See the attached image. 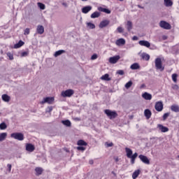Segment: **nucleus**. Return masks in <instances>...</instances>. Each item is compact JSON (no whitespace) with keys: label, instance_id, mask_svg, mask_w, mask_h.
Segmentation results:
<instances>
[{"label":"nucleus","instance_id":"f257e3e1","mask_svg":"<svg viewBox=\"0 0 179 179\" xmlns=\"http://www.w3.org/2000/svg\"><path fill=\"white\" fill-rule=\"evenodd\" d=\"M104 113L106 115H107V117L110 118V120H114V118H117L118 117V113L115 110H111L110 109H106L104 110Z\"/></svg>","mask_w":179,"mask_h":179},{"label":"nucleus","instance_id":"f03ea898","mask_svg":"<svg viewBox=\"0 0 179 179\" xmlns=\"http://www.w3.org/2000/svg\"><path fill=\"white\" fill-rule=\"evenodd\" d=\"M155 68L163 72L164 71V67L163 66V63L162 62V59L160 57H157L155 59Z\"/></svg>","mask_w":179,"mask_h":179},{"label":"nucleus","instance_id":"7ed1b4c3","mask_svg":"<svg viewBox=\"0 0 179 179\" xmlns=\"http://www.w3.org/2000/svg\"><path fill=\"white\" fill-rule=\"evenodd\" d=\"M10 137L17 141H23L24 139V136L22 133H13L10 134Z\"/></svg>","mask_w":179,"mask_h":179},{"label":"nucleus","instance_id":"20e7f679","mask_svg":"<svg viewBox=\"0 0 179 179\" xmlns=\"http://www.w3.org/2000/svg\"><path fill=\"white\" fill-rule=\"evenodd\" d=\"M159 26L162 29H165L166 30H170L171 29V25L169 24V22L166 21H161L159 22Z\"/></svg>","mask_w":179,"mask_h":179},{"label":"nucleus","instance_id":"39448f33","mask_svg":"<svg viewBox=\"0 0 179 179\" xmlns=\"http://www.w3.org/2000/svg\"><path fill=\"white\" fill-rule=\"evenodd\" d=\"M74 91L73 90H66L62 92V97H71L73 94Z\"/></svg>","mask_w":179,"mask_h":179},{"label":"nucleus","instance_id":"423d86ee","mask_svg":"<svg viewBox=\"0 0 179 179\" xmlns=\"http://www.w3.org/2000/svg\"><path fill=\"white\" fill-rule=\"evenodd\" d=\"M45 103H48V104H52V103H54V97L44 98L43 100L41 102V104H45Z\"/></svg>","mask_w":179,"mask_h":179},{"label":"nucleus","instance_id":"0eeeda50","mask_svg":"<svg viewBox=\"0 0 179 179\" xmlns=\"http://www.w3.org/2000/svg\"><path fill=\"white\" fill-rule=\"evenodd\" d=\"M155 108L157 111H163V102L158 101L155 103Z\"/></svg>","mask_w":179,"mask_h":179},{"label":"nucleus","instance_id":"6e6552de","mask_svg":"<svg viewBox=\"0 0 179 179\" xmlns=\"http://www.w3.org/2000/svg\"><path fill=\"white\" fill-rule=\"evenodd\" d=\"M138 157L140 160H141V162H143V163H144L145 164H150V161L149 160L148 157L141 155Z\"/></svg>","mask_w":179,"mask_h":179},{"label":"nucleus","instance_id":"1a4fd4ad","mask_svg":"<svg viewBox=\"0 0 179 179\" xmlns=\"http://www.w3.org/2000/svg\"><path fill=\"white\" fill-rule=\"evenodd\" d=\"M120 58V55L111 57L109 58V62L110 64H117Z\"/></svg>","mask_w":179,"mask_h":179},{"label":"nucleus","instance_id":"9d476101","mask_svg":"<svg viewBox=\"0 0 179 179\" xmlns=\"http://www.w3.org/2000/svg\"><path fill=\"white\" fill-rule=\"evenodd\" d=\"M110 24V20H105L100 22L99 28L104 29V27H107Z\"/></svg>","mask_w":179,"mask_h":179},{"label":"nucleus","instance_id":"9b49d317","mask_svg":"<svg viewBox=\"0 0 179 179\" xmlns=\"http://www.w3.org/2000/svg\"><path fill=\"white\" fill-rule=\"evenodd\" d=\"M138 44L142 47H146L147 48L150 47V43L148 41H139Z\"/></svg>","mask_w":179,"mask_h":179},{"label":"nucleus","instance_id":"f8f14e48","mask_svg":"<svg viewBox=\"0 0 179 179\" xmlns=\"http://www.w3.org/2000/svg\"><path fill=\"white\" fill-rule=\"evenodd\" d=\"M125 39L121 38H119L117 39L116 41H115V44L116 45H118V47L121 46V45H125Z\"/></svg>","mask_w":179,"mask_h":179},{"label":"nucleus","instance_id":"ddd939ff","mask_svg":"<svg viewBox=\"0 0 179 179\" xmlns=\"http://www.w3.org/2000/svg\"><path fill=\"white\" fill-rule=\"evenodd\" d=\"M34 145H32L31 143L26 144V150H27V152H34Z\"/></svg>","mask_w":179,"mask_h":179},{"label":"nucleus","instance_id":"4468645a","mask_svg":"<svg viewBox=\"0 0 179 179\" xmlns=\"http://www.w3.org/2000/svg\"><path fill=\"white\" fill-rule=\"evenodd\" d=\"M157 128L161 132H169V128L163 126V124H157Z\"/></svg>","mask_w":179,"mask_h":179},{"label":"nucleus","instance_id":"2eb2a0df","mask_svg":"<svg viewBox=\"0 0 179 179\" xmlns=\"http://www.w3.org/2000/svg\"><path fill=\"white\" fill-rule=\"evenodd\" d=\"M141 59H143L144 61H149L150 59V55L148 53L143 52L141 55Z\"/></svg>","mask_w":179,"mask_h":179},{"label":"nucleus","instance_id":"dca6fc26","mask_svg":"<svg viewBox=\"0 0 179 179\" xmlns=\"http://www.w3.org/2000/svg\"><path fill=\"white\" fill-rule=\"evenodd\" d=\"M92 8L91 6H85L82 8V13H89V12H90V10H92Z\"/></svg>","mask_w":179,"mask_h":179},{"label":"nucleus","instance_id":"f3484780","mask_svg":"<svg viewBox=\"0 0 179 179\" xmlns=\"http://www.w3.org/2000/svg\"><path fill=\"white\" fill-rule=\"evenodd\" d=\"M144 115L147 120H149L152 117V111L149 109H145L144 110Z\"/></svg>","mask_w":179,"mask_h":179},{"label":"nucleus","instance_id":"a211bd4d","mask_svg":"<svg viewBox=\"0 0 179 179\" xmlns=\"http://www.w3.org/2000/svg\"><path fill=\"white\" fill-rule=\"evenodd\" d=\"M36 31L38 34H43L44 33V27L43 25H38Z\"/></svg>","mask_w":179,"mask_h":179},{"label":"nucleus","instance_id":"6ab92c4d","mask_svg":"<svg viewBox=\"0 0 179 179\" xmlns=\"http://www.w3.org/2000/svg\"><path fill=\"white\" fill-rule=\"evenodd\" d=\"M142 97L145 99V100H152V94L145 92L142 94Z\"/></svg>","mask_w":179,"mask_h":179},{"label":"nucleus","instance_id":"aec40b11","mask_svg":"<svg viewBox=\"0 0 179 179\" xmlns=\"http://www.w3.org/2000/svg\"><path fill=\"white\" fill-rule=\"evenodd\" d=\"M1 99L3 101H6V103H8V101H10V96H9L8 94H3L1 96Z\"/></svg>","mask_w":179,"mask_h":179},{"label":"nucleus","instance_id":"412c9836","mask_svg":"<svg viewBox=\"0 0 179 179\" xmlns=\"http://www.w3.org/2000/svg\"><path fill=\"white\" fill-rule=\"evenodd\" d=\"M139 174H141V170L138 169L136 170L133 174H132V178L133 179H136L139 176Z\"/></svg>","mask_w":179,"mask_h":179},{"label":"nucleus","instance_id":"4be33fe9","mask_svg":"<svg viewBox=\"0 0 179 179\" xmlns=\"http://www.w3.org/2000/svg\"><path fill=\"white\" fill-rule=\"evenodd\" d=\"M130 68L133 71H135L136 69H141V66H139V64H138V63H134V64L131 65Z\"/></svg>","mask_w":179,"mask_h":179},{"label":"nucleus","instance_id":"5701e85b","mask_svg":"<svg viewBox=\"0 0 179 179\" xmlns=\"http://www.w3.org/2000/svg\"><path fill=\"white\" fill-rule=\"evenodd\" d=\"M126 27L128 31H131L132 30V22L131 21H127V24H126Z\"/></svg>","mask_w":179,"mask_h":179},{"label":"nucleus","instance_id":"b1692460","mask_svg":"<svg viewBox=\"0 0 179 179\" xmlns=\"http://www.w3.org/2000/svg\"><path fill=\"white\" fill-rule=\"evenodd\" d=\"M136 157H138V153H134L133 155H131V156L129 157V159H131V164H135V159H136Z\"/></svg>","mask_w":179,"mask_h":179},{"label":"nucleus","instance_id":"393cba45","mask_svg":"<svg viewBox=\"0 0 179 179\" xmlns=\"http://www.w3.org/2000/svg\"><path fill=\"white\" fill-rule=\"evenodd\" d=\"M62 54H65V50H60L58 51H56L54 54V57H59V55H62Z\"/></svg>","mask_w":179,"mask_h":179},{"label":"nucleus","instance_id":"a878e982","mask_svg":"<svg viewBox=\"0 0 179 179\" xmlns=\"http://www.w3.org/2000/svg\"><path fill=\"white\" fill-rule=\"evenodd\" d=\"M101 80H106L110 81L111 80V78H110V75L108 73H106L101 77Z\"/></svg>","mask_w":179,"mask_h":179},{"label":"nucleus","instance_id":"bb28decb","mask_svg":"<svg viewBox=\"0 0 179 179\" xmlns=\"http://www.w3.org/2000/svg\"><path fill=\"white\" fill-rule=\"evenodd\" d=\"M171 111H174V113H179V106L178 105H173L171 106Z\"/></svg>","mask_w":179,"mask_h":179},{"label":"nucleus","instance_id":"cd10ccee","mask_svg":"<svg viewBox=\"0 0 179 179\" xmlns=\"http://www.w3.org/2000/svg\"><path fill=\"white\" fill-rule=\"evenodd\" d=\"M6 136H8V133L0 134V142H3L6 139Z\"/></svg>","mask_w":179,"mask_h":179},{"label":"nucleus","instance_id":"c85d7f7f","mask_svg":"<svg viewBox=\"0 0 179 179\" xmlns=\"http://www.w3.org/2000/svg\"><path fill=\"white\" fill-rule=\"evenodd\" d=\"M22 45H24V42L20 41L14 45V48H20Z\"/></svg>","mask_w":179,"mask_h":179},{"label":"nucleus","instance_id":"c756f323","mask_svg":"<svg viewBox=\"0 0 179 179\" xmlns=\"http://www.w3.org/2000/svg\"><path fill=\"white\" fill-rule=\"evenodd\" d=\"M62 124H63V125H65V127H71L72 125V123H71V121L69 120H62Z\"/></svg>","mask_w":179,"mask_h":179},{"label":"nucleus","instance_id":"7c9ffc66","mask_svg":"<svg viewBox=\"0 0 179 179\" xmlns=\"http://www.w3.org/2000/svg\"><path fill=\"white\" fill-rule=\"evenodd\" d=\"M125 150H126L127 156L129 159L132 156V150H131L130 148H126Z\"/></svg>","mask_w":179,"mask_h":179},{"label":"nucleus","instance_id":"2f4dec72","mask_svg":"<svg viewBox=\"0 0 179 179\" xmlns=\"http://www.w3.org/2000/svg\"><path fill=\"white\" fill-rule=\"evenodd\" d=\"M35 171H36V176H41V174H43V169L41 167H37L35 169Z\"/></svg>","mask_w":179,"mask_h":179},{"label":"nucleus","instance_id":"473e14b6","mask_svg":"<svg viewBox=\"0 0 179 179\" xmlns=\"http://www.w3.org/2000/svg\"><path fill=\"white\" fill-rule=\"evenodd\" d=\"M77 145H78V146H87V143L83 140H79Z\"/></svg>","mask_w":179,"mask_h":179},{"label":"nucleus","instance_id":"72a5a7b5","mask_svg":"<svg viewBox=\"0 0 179 179\" xmlns=\"http://www.w3.org/2000/svg\"><path fill=\"white\" fill-rule=\"evenodd\" d=\"M100 13L98 11H95L91 15V19H96V17H99Z\"/></svg>","mask_w":179,"mask_h":179},{"label":"nucleus","instance_id":"f704fd0d","mask_svg":"<svg viewBox=\"0 0 179 179\" xmlns=\"http://www.w3.org/2000/svg\"><path fill=\"white\" fill-rule=\"evenodd\" d=\"M165 6H173V1L171 0H164Z\"/></svg>","mask_w":179,"mask_h":179},{"label":"nucleus","instance_id":"c9c22d12","mask_svg":"<svg viewBox=\"0 0 179 179\" xmlns=\"http://www.w3.org/2000/svg\"><path fill=\"white\" fill-rule=\"evenodd\" d=\"M101 12H104L105 13H107L108 15H110L111 13V10H110L108 8H101Z\"/></svg>","mask_w":179,"mask_h":179},{"label":"nucleus","instance_id":"e433bc0d","mask_svg":"<svg viewBox=\"0 0 179 179\" xmlns=\"http://www.w3.org/2000/svg\"><path fill=\"white\" fill-rule=\"evenodd\" d=\"M178 77V75H177V73L172 74V80L174 82V83H177Z\"/></svg>","mask_w":179,"mask_h":179},{"label":"nucleus","instance_id":"4c0bfd02","mask_svg":"<svg viewBox=\"0 0 179 179\" xmlns=\"http://www.w3.org/2000/svg\"><path fill=\"white\" fill-rule=\"evenodd\" d=\"M87 27H90V29H96V25L92 22H87Z\"/></svg>","mask_w":179,"mask_h":179},{"label":"nucleus","instance_id":"58836bf2","mask_svg":"<svg viewBox=\"0 0 179 179\" xmlns=\"http://www.w3.org/2000/svg\"><path fill=\"white\" fill-rule=\"evenodd\" d=\"M7 127L8 126H6V123L2 122L0 124V129H6Z\"/></svg>","mask_w":179,"mask_h":179},{"label":"nucleus","instance_id":"ea45409f","mask_svg":"<svg viewBox=\"0 0 179 179\" xmlns=\"http://www.w3.org/2000/svg\"><path fill=\"white\" fill-rule=\"evenodd\" d=\"M38 6L40 8V9H42L43 10L45 9V5H44L43 3H38Z\"/></svg>","mask_w":179,"mask_h":179},{"label":"nucleus","instance_id":"a19ab883","mask_svg":"<svg viewBox=\"0 0 179 179\" xmlns=\"http://www.w3.org/2000/svg\"><path fill=\"white\" fill-rule=\"evenodd\" d=\"M132 86V81H129L127 83L125 84L126 89H129Z\"/></svg>","mask_w":179,"mask_h":179},{"label":"nucleus","instance_id":"79ce46f5","mask_svg":"<svg viewBox=\"0 0 179 179\" xmlns=\"http://www.w3.org/2000/svg\"><path fill=\"white\" fill-rule=\"evenodd\" d=\"M6 55L10 61L13 60V54L10 53V52H7Z\"/></svg>","mask_w":179,"mask_h":179},{"label":"nucleus","instance_id":"37998d69","mask_svg":"<svg viewBox=\"0 0 179 179\" xmlns=\"http://www.w3.org/2000/svg\"><path fill=\"white\" fill-rule=\"evenodd\" d=\"M170 115L169 113H164L163 115V120L164 121H166L167 120V117Z\"/></svg>","mask_w":179,"mask_h":179},{"label":"nucleus","instance_id":"c03bdc74","mask_svg":"<svg viewBox=\"0 0 179 179\" xmlns=\"http://www.w3.org/2000/svg\"><path fill=\"white\" fill-rule=\"evenodd\" d=\"M77 150H81V152H85V150H86V148L82 147V146H78V147H77Z\"/></svg>","mask_w":179,"mask_h":179},{"label":"nucleus","instance_id":"a18cd8bd","mask_svg":"<svg viewBox=\"0 0 179 179\" xmlns=\"http://www.w3.org/2000/svg\"><path fill=\"white\" fill-rule=\"evenodd\" d=\"M51 111H52V106H48L45 110V113H51Z\"/></svg>","mask_w":179,"mask_h":179},{"label":"nucleus","instance_id":"49530a36","mask_svg":"<svg viewBox=\"0 0 179 179\" xmlns=\"http://www.w3.org/2000/svg\"><path fill=\"white\" fill-rule=\"evenodd\" d=\"M117 31H118V33H124V29H122V27H118Z\"/></svg>","mask_w":179,"mask_h":179},{"label":"nucleus","instance_id":"de8ad7c7","mask_svg":"<svg viewBox=\"0 0 179 179\" xmlns=\"http://www.w3.org/2000/svg\"><path fill=\"white\" fill-rule=\"evenodd\" d=\"M24 34L25 36L28 35V34H30V29H29V28L25 29Z\"/></svg>","mask_w":179,"mask_h":179},{"label":"nucleus","instance_id":"09e8293b","mask_svg":"<svg viewBox=\"0 0 179 179\" xmlns=\"http://www.w3.org/2000/svg\"><path fill=\"white\" fill-rule=\"evenodd\" d=\"M172 89H173V90H178L179 87L178 85H172Z\"/></svg>","mask_w":179,"mask_h":179},{"label":"nucleus","instance_id":"8fccbe9b","mask_svg":"<svg viewBox=\"0 0 179 179\" xmlns=\"http://www.w3.org/2000/svg\"><path fill=\"white\" fill-rule=\"evenodd\" d=\"M29 55V52H22L21 53V57H27Z\"/></svg>","mask_w":179,"mask_h":179},{"label":"nucleus","instance_id":"3c124183","mask_svg":"<svg viewBox=\"0 0 179 179\" xmlns=\"http://www.w3.org/2000/svg\"><path fill=\"white\" fill-rule=\"evenodd\" d=\"M105 145H106V148H111L112 146H113L114 144L113 143H105Z\"/></svg>","mask_w":179,"mask_h":179},{"label":"nucleus","instance_id":"603ef678","mask_svg":"<svg viewBox=\"0 0 179 179\" xmlns=\"http://www.w3.org/2000/svg\"><path fill=\"white\" fill-rule=\"evenodd\" d=\"M7 167H8V169L9 173H10V171H11V170H12V164H8L7 165Z\"/></svg>","mask_w":179,"mask_h":179},{"label":"nucleus","instance_id":"864d4df0","mask_svg":"<svg viewBox=\"0 0 179 179\" xmlns=\"http://www.w3.org/2000/svg\"><path fill=\"white\" fill-rule=\"evenodd\" d=\"M117 75H124V71L122 70H118L117 71Z\"/></svg>","mask_w":179,"mask_h":179},{"label":"nucleus","instance_id":"5fc2aeb1","mask_svg":"<svg viewBox=\"0 0 179 179\" xmlns=\"http://www.w3.org/2000/svg\"><path fill=\"white\" fill-rule=\"evenodd\" d=\"M91 59H97V55L96 54L93 55L92 57H91Z\"/></svg>","mask_w":179,"mask_h":179},{"label":"nucleus","instance_id":"6e6d98bb","mask_svg":"<svg viewBox=\"0 0 179 179\" xmlns=\"http://www.w3.org/2000/svg\"><path fill=\"white\" fill-rule=\"evenodd\" d=\"M163 40H167V36L164 35L162 36Z\"/></svg>","mask_w":179,"mask_h":179},{"label":"nucleus","instance_id":"4d7b16f0","mask_svg":"<svg viewBox=\"0 0 179 179\" xmlns=\"http://www.w3.org/2000/svg\"><path fill=\"white\" fill-rule=\"evenodd\" d=\"M132 40H134V41L138 40V36H134V37L132 38Z\"/></svg>","mask_w":179,"mask_h":179},{"label":"nucleus","instance_id":"13d9d810","mask_svg":"<svg viewBox=\"0 0 179 179\" xmlns=\"http://www.w3.org/2000/svg\"><path fill=\"white\" fill-rule=\"evenodd\" d=\"M138 8H140V9H143V7L141 5H138Z\"/></svg>","mask_w":179,"mask_h":179},{"label":"nucleus","instance_id":"bf43d9fd","mask_svg":"<svg viewBox=\"0 0 179 179\" xmlns=\"http://www.w3.org/2000/svg\"><path fill=\"white\" fill-rule=\"evenodd\" d=\"M75 120H76V121H80V118H79V117H76Z\"/></svg>","mask_w":179,"mask_h":179},{"label":"nucleus","instance_id":"052dcab7","mask_svg":"<svg viewBox=\"0 0 179 179\" xmlns=\"http://www.w3.org/2000/svg\"><path fill=\"white\" fill-rule=\"evenodd\" d=\"M62 5H63L64 6H66V7L68 6V5L66 4V3H63Z\"/></svg>","mask_w":179,"mask_h":179},{"label":"nucleus","instance_id":"680f3d73","mask_svg":"<svg viewBox=\"0 0 179 179\" xmlns=\"http://www.w3.org/2000/svg\"><path fill=\"white\" fill-rule=\"evenodd\" d=\"M141 88L143 87H145V84H143L141 86Z\"/></svg>","mask_w":179,"mask_h":179},{"label":"nucleus","instance_id":"e2e57ef3","mask_svg":"<svg viewBox=\"0 0 179 179\" xmlns=\"http://www.w3.org/2000/svg\"><path fill=\"white\" fill-rule=\"evenodd\" d=\"M90 164H93V161H90Z\"/></svg>","mask_w":179,"mask_h":179},{"label":"nucleus","instance_id":"0e129e2a","mask_svg":"<svg viewBox=\"0 0 179 179\" xmlns=\"http://www.w3.org/2000/svg\"><path fill=\"white\" fill-rule=\"evenodd\" d=\"M115 162H118V157L115 159Z\"/></svg>","mask_w":179,"mask_h":179},{"label":"nucleus","instance_id":"69168bd1","mask_svg":"<svg viewBox=\"0 0 179 179\" xmlns=\"http://www.w3.org/2000/svg\"><path fill=\"white\" fill-rule=\"evenodd\" d=\"M82 1H87V0H82Z\"/></svg>","mask_w":179,"mask_h":179}]
</instances>
